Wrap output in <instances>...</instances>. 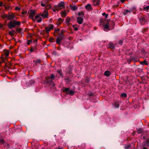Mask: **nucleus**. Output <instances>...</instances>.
<instances>
[{
    "instance_id": "obj_1",
    "label": "nucleus",
    "mask_w": 149,
    "mask_h": 149,
    "mask_svg": "<svg viewBox=\"0 0 149 149\" xmlns=\"http://www.w3.org/2000/svg\"><path fill=\"white\" fill-rule=\"evenodd\" d=\"M21 24V22L15 19L10 20L8 23L7 26L9 29H12L15 28L16 26L19 27Z\"/></svg>"
},
{
    "instance_id": "obj_2",
    "label": "nucleus",
    "mask_w": 149,
    "mask_h": 149,
    "mask_svg": "<svg viewBox=\"0 0 149 149\" xmlns=\"http://www.w3.org/2000/svg\"><path fill=\"white\" fill-rule=\"evenodd\" d=\"M100 22L103 25L104 30L105 31L107 32L110 30L109 22H107V21L105 22V20L104 19H100Z\"/></svg>"
},
{
    "instance_id": "obj_3",
    "label": "nucleus",
    "mask_w": 149,
    "mask_h": 149,
    "mask_svg": "<svg viewBox=\"0 0 149 149\" xmlns=\"http://www.w3.org/2000/svg\"><path fill=\"white\" fill-rule=\"evenodd\" d=\"M64 31L63 30H62L60 33H57V34H58L59 36L56 38V42L59 45H60L61 41L63 39L64 37Z\"/></svg>"
},
{
    "instance_id": "obj_4",
    "label": "nucleus",
    "mask_w": 149,
    "mask_h": 149,
    "mask_svg": "<svg viewBox=\"0 0 149 149\" xmlns=\"http://www.w3.org/2000/svg\"><path fill=\"white\" fill-rule=\"evenodd\" d=\"M139 22L141 25L145 24L148 22V20L146 19V17L144 16H142V14L139 15L138 17Z\"/></svg>"
},
{
    "instance_id": "obj_5",
    "label": "nucleus",
    "mask_w": 149,
    "mask_h": 149,
    "mask_svg": "<svg viewBox=\"0 0 149 149\" xmlns=\"http://www.w3.org/2000/svg\"><path fill=\"white\" fill-rule=\"evenodd\" d=\"M40 16L43 17V18H48V11L46 10H44L42 13H40Z\"/></svg>"
},
{
    "instance_id": "obj_6",
    "label": "nucleus",
    "mask_w": 149,
    "mask_h": 149,
    "mask_svg": "<svg viewBox=\"0 0 149 149\" xmlns=\"http://www.w3.org/2000/svg\"><path fill=\"white\" fill-rule=\"evenodd\" d=\"M46 80L44 81V83H46L47 84H51L53 83V82L52 80L49 77H47L45 78Z\"/></svg>"
},
{
    "instance_id": "obj_7",
    "label": "nucleus",
    "mask_w": 149,
    "mask_h": 149,
    "mask_svg": "<svg viewBox=\"0 0 149 149\" xmlns=\"http://www.w3.org/2000/svg\"><path fill=\"white\" fill-rule=\"evenodd\" d=\"M54 25L53 24H50L48 26L46 27L45 28V31H46L47 33H48L49 31H50L51 29H53Z\"/></svg>"
},
{
    "instance_id": "obj_8",
    "label": "nucleus",
    "mask_w": 149,
    "mask_h": 149,
    "mask_svg": "<svg viewBox=\"0 0 149 149\" xmlns=\"http://www.w3.org/2000/svg\"><path fill=\"white\" fill-rule=\"evenodd\" d=\"M64 6V3L63 2H61V3H58V6H55V8L56 10H59V8L63 7Z\"/></svg>"
},
{
    "instance_id": "obj_9",
    "label": "nucleus",
    "mask_w": 149,
    "mask_h": 149,
    "mask_svg": "<svg viewBox=\"0 0 149 149\" xmlns=\"http://www.w3.org/2000/svg\"><path fill=\"white\" fill-rule=\"evenodd\" d=\"M15 17V16L14 15V14L12 13L11 14H9L8 15V19L10 20H12Z\"/></svg>"
},
{
    "instance_id": "obj_10",
    "label": "nucleus",
    "mask_w": 149,
    "mask_h": 149,
    "mask_svg": "<svg viewBox=\"0 0 149 149\" xmlns=\"http://www.w3.org/2000/svg\"><path fill=\"white\" fill-rule=\"evenodd\" d=\"M35 14V11L33 10H31L30 11V16L31 17V18L32 20L35 21L34 19L33 18V17Z\"/></svg>"
},
{
    "instance_id": "obj_11",
    "label": "nucleus",
    "mask_w": 149,
    "mask_h": 149,
    "mask_svg": "<svg viewBox=\"0 0 149 149\" xmlns=\"http://www.w3.org/2000/svg\"><path fill=\"white\" fill-rule=\"evenodd\" d=\"M70 90V88H66L65 87H63L62 90L63 91V93H65L66 94H68V93L69 92V90Z\"/></svg>"
},
{
    "instance_id": "obj_12",
    "label": "nucleus",
    "mask_w": 149,
    "mask_h": 149,
    "mask_svg": "<svg viewBox=\"0 0 149 149\" xmlns=\"http://www.w3.org/2000/svg\"><path fill=\"white\" fill-rule=\"evenodd\" d=\"M85 8L88 11H90L92 10V8L91 5L90 4H88L85 6Z\"/></svg>"
},
{
    "instance_id": "obj_13",
    "label": "nucleus",
    "mask_w": 149,
    "mask_h": 149,
    "mask_svg": "<svg viewBox=\"0 0 149 149\" xmlns=\"http://www.w3.org/2000/svg\"><path fill=\"white\" fill-rule=\"evenodd\" d=\"M143 146L149 147V138L147 139L143 142Z\"/></svg>"
},
{
    "instance_id": "obj_14",
    "label": "nucleus",
    "mask_w": 149,
    "mask_h": 149,
    "mask_svg": "<svg viewBox=\"0 0 149 149\" xmlns=\"http://www.w3.org/2000/svg\"><path fill=\"white\" fill-rule=\"evenodd\" d=\"M83 19L81 17H78L77 18V22L79 24H81L82 23Z\"/></svg>"
},
{
    "instance_id": "obj_15",
    "label": "nucleus",
    "mask_w": 149,
    "mask_h": 149,
    "mask_svg": "<svg viewBox=\"0 0 149 149\" xmlns=\"http://www.w3.org/2000/svg\"><path fill=\"white\" fill-rule=\"evenodd\" d=\"M93 4L95 6H97L100 4V0H93Z\"/></svg>"
},
{
    "instance_id": "obj_16",
    "label": "nucleus",
    "mask_w": 149,
    "mask_h": 149,
    "mask_svg": "<svg viewBox=\"0 0 149 149\" xmlns=\"http://www.w3.org/2000/svg\"><path fill=\"white\" fill-rule=\"evenodd\" d=\"M9 34L11 36H13L15 33L17 34L15 31L13 29H12L11 31H10L8 32Z\"/></svg>"
},
{
    "instance_id": "obj_17",
    "label": "nucleus",
    "mask_w": 149,
    "mask_h": 149,
    "mask_svg": "<svg viewBox=\"0 0 149 149\" xmlns=\"http://www.w3.org/2000/svg\"><path fill=\"white\" fill-rule=\"evenodd\" d=\"M109 48H110L111 49H114L115 48V45L112 42H109V44L108 45Z\"/></svg>"
},
{
    "instance_id": "obj_18",
    "label": "nucleus",
    "mask_w": 149,
    "mask_h": 149,
    "mask_svg": "<svg viewBox=\"0 0 149 149\" xmlns=\"http://www.w3.org/2000/svg\"><path fill=\"white\" fill-rule=\"evenodd\" d=\"M75 91L72 89L69 90V92L68 93V94L69 95H74Z\"/></svg>"
},
{
    "instance_id": "obj_19",
    "label": "nucleus",
    "mask_w": 149,
    "mask_h": 149,
    "mask_svg": "<svg viewBox=\"0 0 149 149\" xmlns=\"http://www.w3.org/2000/svg\"><path fill=\"white\" fill-rule=\"evenodd\" d=\"M111 74V73L110 71L108 70H106L105 71L104 73V74L106 76L108 77Z\"/></svg>"
},
{
    "instance_id": "obj_20",
    "label": "nucleus",
    "mask_w": 149,
    "mask_h": 149,
    "mask_svg": "<svg viewBox=\"0 0 149 149\" xmlns=\"http://www.w3.org/2000/svg\"><path fill=\"white\" fill-rule=\"evenodd\" d=\"M3 7L5 8V9L7 10H8L9 8L10 7V6L9 4H8L7 5L6 3H4L3 5Z\"/></svg>"
},
{
    "instance_id": "obj_21",
    "label": "nucleus",
    "mask_w": 149,
    "mask_h": 149,
    "mask_svg": "<svg viewBox=\"0 0 149 149\" xmlns=\"http://www.w3.org/2000/svg\"><path fill=\"white\" fill-rule=\"evenodd\" d=\"M109 25H110V26H111L113 27L112 29H113L114 28V27L115 25V23L113 21H110V23H109Z\"/></svg>"
},
{
    "instance_id": "obj_22",
    "label": "nucleus",
    "mask_w": 149,
    "mask_h": 149,
    "mask_svg": "<svg viewBox=\"0 0 149 149\" xmlns=\"http://www.w3.org/2000/svg\"><path fill=\"white\" fill-rule=\"evenodd\" d=\"M70 7L71 9L74 11L77 10L78 8L76 6L74 5H70Z\"/></svg>"
},
{
    "instance_id": "obj_23",
    "label": "nucleus",
    "mask_w": 149,
    "mask_h": 149,
    "mask_svg": "<svg viewBox=\"0 0 149 149\" xmlns=\"http://www.w3.org/2000/svg\"><path fill=\"white\" fill-rule=\"evenodd\" d=\"M113 105L115 108L117 109L119 108V105L116 102H114L112 104Z\"/></svg>"
},
{
    "instance_id": "obj_24",
    "label": "nucleus",
    "mask_w": 149,
    "mask_h": 149,
    "mask_svg": "<svg viewBox=\"0 0 149 149\" xmlns=\"http://www.w3.org/2000/svg\"><path fill=\"white\" fill-rule=\"evenodd\" d=\"M143 131V129L141 128H139L137 129V133L139 134L142 133Z\"/></svg>"
},
{
    "instance_id": "obj_25",
    "label": "nucleus",
    "mask_w": 149,
    "mask_h": 149,
    "mask_svg": "<svg viewBox=\"0 0 149 149\" xmlns=\"http://www.w3.org/2000/svg\"><path fill=\"white\" fill-rule=\"evenodd\" d=\"M124 11L123 12V14L125 15H127L128 13H130L131 12V10H130V9L129 10H124Z\"/></svg>"
},
{
    "instance_id": "obj_26",
    "label": "nucleus",
    "mask_w": 149,
    "mask_h": 149,
    "mask_svg": "<svg viewBox=\"0 0 149 149\" xmlns=\"http://www.w3.org/2000/svg\"><path fill=\"white\" fill-rule=\"evenodd\" d=\"M78 14L79 16H81V17H83L84 16V13L83 11L79 12L78 13Z\"/></svg>"
},
{
    "instance_id": "obj_27",
    "label": "nucleus",
    "mask_w": 149,
    "mask_h": 149,
    "mask_svg": "<svg viewBox=\"0 0 149 149\" xmlns=\"http://www.w3.org/2000/svg\"><path fill=\"white\" fill-rule=\"evenodd\" d=\"M140 64L141 65H148V64L146 60H144L143 61H140Z\"/></svg>"
},
{
    "instance_id": "obj_28",
    "label": "nucleus",
    "mask_w": 149,
    "mask_h": 149,
    "mask_svg": "<svg viewBox=\"0 0 149 149\" xmlns=\"http://www.w3.org/2000/svg\"><path fill=\"white\" fill-rule=\"evenodd\" d=\"M70 18L68 17H67L65 19L66 22V24H68L70 22Z\"/></svg>"
},
{
    "instance_id": "obj_29",
    "label": "nucleus",
    "mask_w": 149,
    "mask_h": 149,
    "mask_svg": "<svg viewBox=\"0 0 149 149\" xmlns=\"http://www.w3.org/2000/svg\"><path fill=\"white\" fill-rule=\"evenodd\" d=\"M61 15L62 17L64 18L66 16V12L65 11H63L61 13Z\"/></svg>"
},
{
    "instance_id": "obj_30",
    "label": "nucleus",
    "mask_w": 149,
    "mask_h": 149,
    "mask_svg": "<svg viewBox=\"0 0 149 149\" xmlns=\"http://www.w3.org/2000/svg\"><path fill=\"white\" fill-rule=\"evenodd\" d=\"M67 70H68L67 72V74H70L72 73V69L71 68H68Z\"/></svg>"
},
{
    "instance_id": "obj_31",
    "label": "nucleus",
    "mask_w": 149,
    "mask_h": 149,
    "mask_svg": "<svg viewBox=\"0 0 149 149\" xmlns=\"http://www.w3.org/2000/svg\"><path fill=\"white\" fill-rule=\"evenodd\" d=\"M65 80L66 83L67 84H69L70 82L71 81V80L69 78H65Z\"/></svg>"
},
{
    "instance_id": "obj_32",
    "label": "nucleus",
    "mask_w": 149,
    "mask_h": 149,
    "mask_svg": "<svg viewBox=\"0 0 149 149\" xmlns=\"http://www.w3.org/2000/svg\"><path fill=\"white\" fill-rule=\"evenodd\" d=\"M61 70H57V72L59 74L60 77H63V74L61 72Z\"/></svg>"
},
{
    "instance_id": "obj_33",
    "label": "nucleus",
    "mask_w": 149,
    "mask_h": 149,
    "mask_svg": "<svg viewBox=\"0 0 149 149\" xmlns=\"http://www.w3.org/2000/svg\"><path fill=\"white\" fill-rule=\"evenodd\" d=\"M33 62H35V64L36 65H37V63H40V62H41V61L40 59H37L35 61H33Z\"/></svg>"
},
{
    "instance_id": "obj_34",
    "label": "nucleus",
    "mask_w": 149,
    "mask_h": 149,
    "mask_svg": "<svg viewBox=\"0 0 149 149\" xmlns=\"http://www.w3.org/2000/svg\"><path fill=\"white\" fill-rule=\"evenodd\" d=\"M120 97H127V95L126 93H123L120 95Z\"/></svg>"
},
{
    "instance_id": "obj_35",
    "label": "nucleus",
    "mask_w": 149,
    "mask_h": 149,
    "mask_svg": "<svg viewBox=\"0 0 149 149\" xmlns=\"http://www.w3.org/2000/svg\"><path fill=\"white\" fill-rule=\"evenodd\" d=\"M148 30V29L147 28H143L141 30V31L143 33H145Z\"/></svg>"
},
{
    "instance_id": "obj_36",
    "label": "nucleus",
    "mask_w": 149,
    "mask_h": 149,
    "mask_svg": "<svg viewBox=\"0 0 149 149\" xmlns=\"http://www.w3.org/2000/svg\"><path fill=\"white\" fill-rule=\"evenodd\" d=\"M45 8L47 9H49L51 8V7L49 4H47L46 5Z\"/></svg>"
},
{
    "instance_id": "obj_37",
    "label": "nucleus",
    "mask_w": 149,
    "mask_h": 149,
    "mask_svg": "<svg viewBox=\"0 0 149 149\" xmlns=\"http://www.w3.org/2000/svg\"><path fill=\"white\" fill-rule=\"evenodd\" d=\"M35 83V81L33 80H31L29 81V84L32 85L34 84Z\"/></svg>"
},
{
    "instance_id": "obj_38",
    "label": "nucleus",
    "mask_w": 149,
    "mask_h": 149,
    "mask_svg": "<svg viewBox=\"0 0 149 149\" xmlns=\"http://www.w3.org/2000/svg\"><path fill=\"white\" fill-rule=\"evenodd\" d=\"M4 54L6 56V57L8 56L9 54V52L8 51H6L4 52Z\"/></svg>"
},
{
    "instance_id": "obj_39",
    "label": "nucleus",
    "mask_w": 149,
    "mask_h": 149,
    "mask_svg": "<svg viewBox=\"0 0 149 149\" xmlns=\"http://www.w3.org/2000/svg\"><path fill=\"white\" fill-rule=\"evenodd\" d=\"M16 31L18 33H21V28H17L16 29Z\"/></svg>"
},
{
    "instance_id": "obj_40",
    "label": "nucleus",
    "mask_w": 149,
    "mask_h": 149,
    "mask_svg": "<svg viewBox=\"0 0 149 149\" xmlns=\"http://www.w3.org/2000/svg\"><path fill=\"white\" fill-rule=\"evenodd\" d=\"M131 146V145L130 144H129L125 146L124 148L125 149H128Z\"/></svg>"
},
{
    "instance_id": "obj_41",
    "label": "nucleus",
    "mask_w": 149,
    "mask_h": 149,
    "mask_svg": "<svg viewBox=\"0 0 149 149\" xmlns=\"http://www.w3.org/2000/svg\"><path fill=\"white\" fill-rule=\"evenodd\" d=\"M5 143V141L3 139H0V143L3 144Z\"/></svg>"
},
{
    "instance_id": "obj_42",
    "label": "nucleus",
    "mask_w": 149,
    "mask_h": 149,
    "mask_svg": "<svg viewBox=\"0 0 149 149\" xmlns=\"http://www.w3.org/2000/svg\"><path fill=\"white\" fill-rule=\"evenodd\" d=\"M102 15L103 16H105V18L107 19L108 17V14H106L105 13H104L102 14Z\"/></svg>"
},
{
    "instance_id": "obj_43",
    "label": "nucleus",
    "mask_w": 149,
    "mask_h": 149,
    "mask_svg": "<svg viewBox=\"0 0 149 149\" xmlns=\"http://www.w3.org/2000/svg\"><path fill=\"white\" fill-rule=\"evenodd\" d=\"M55 76L53 74H52L51 76L49 77V78L52 80V79H54Z\"/></svg>"
},
{
    "instance_id": "obj_44",
    "label": "nucleus",
    "mask_w": 149,
    "mask_h": 149,
    "mask_svg": "<svg viewBox=\"0 0 149 149\" xmlns=\"http://www.w3.org/2000/svg\"><path fill=\"white\" fill-rule=\"evenodd\" d=\"M131 59L132 61H134L135 62H136L137 61H135L136 59V57H135L132 56V57H131Z\"/></svg>"
},
{
    "instance_id": "obj_45",
    "label": "nucleus",
    "mask_w": 149,
    "mask_h": 149,
    "mask_svg": "<svg viewBox=\"0 0 149 149\" xmlns=\"http://www.w3.org/2000/svg\"><path fill=\"white\" fill-rule=\"evenodd\" d=\"M64 20V19H62L61 18H59L58 19V22H62Z\"/></svg>"
},
{
    "instance_id": "obj_46",
    "label": "nucleus",
    "mask_w": 149,
    "mask_h": 149,
    "mask_svg": "<svg viewBox=\"0 0 149 149\" xmlns=\"http://www.w3.org/2000/svg\"><path fill=\"white\" fill-rule=\"evenodd\" d=\"M118 44L120 45H123V41L122 40H119L118 42Z\"/></svg>"
},
{
    "instance_id": "obj_47",
    "label": "nucleus",
    "mask_w": 149,
    "mask_h": 149,
    "mask_svg": "<svg viewBox=\"0 0 149 149\" xmlns=\"http://www.w3.org/2000/svg\"><path fill=\"white\" fill-rule=\"evenodd\" d=\"M3 18H8V15L6 14L3 15Z\"/></svg>"
},
{
    "instance_id": "obj_48",
    "label": "nucleus",
    "mask_w": 149,
    "mask_h": 149,
    "mask_svg": "<svg viewBox=\"0 0 149 149\" xmlns=\"http://www.w3.org/2000/svg\"><path fill=\"white\" fill-rule=\"evenodd\" d=\"M40 14V13H39L38 15L35 16V19H36L40 17V16H41Z\"/></svg>"
},
{
    "instance_id": "obj_49",
    "label": "nucleus",
    "mask_w": 149,
    "mask_h": 149,
    "mask_svg": "<svg viewBox=\"0 0 149 149\" xmlns=\"http://www.w3.org/2000/svg\"><path fill=\"white\" fill-rule=\"evenodd\" d=\"M131 11H133V13H134V11L136 10V8L134 7L132 8V9H130Z\"/></svg>"
},
{
    "instance_id": "obj_50",
    "label": "nucleus",
    "mask_w": 149,
    "mask_h": 149,
    "mask_svg": "<svg viewBox=\"0 0 149 149\" xmlns=\"http://www.w3.org/2000/svg\"><path fill=\"white\" fill-rule=\"evenodd\" d=\"M94 95V94L92 93H90L88 94L89 97H90V98H91V97L93 96Z\"/></svg>"
},
{
    "instance_id": "obj_51",
    "label": "nucleus",
    "mask_w": 149,
    "mask_h": 149,
    "mask_svg": "<svg viewBox=\"0 0 149 149\" xmlns=\"http://www.w3.org/2000/svg\"><path fill=\"white\" fill-rule=\"evenodd\" d=\"M42 21V18L40 17L39 19L37 20V22H40Z\"/></svg>"
},
{
    "instance_id": "obj_52",
    "label": "nucleus",
    "mask_w": 149,
    "mask_h": 149,
    "mask_svg": "<svg viewBox=\"0 0 149 149\" xmlns=\"http://www.w3.org/2000/svg\"><path fill=\"white\" fill-rule=\"evenodd\" d=\"M53 54L55 56H56L57 55V52L55 51H54L52 52Z\"/></svg>"
},
{
    "instance_id": "obj_53",
    "label": "nucleus",
    "mask_w": 149,
    "mask_h": 149,
    "mask_svg": "<svg viewBox=\"0 0 149 149\" xmlns=\"http://www.w3.org/2000/svg\"><path fill=\"white\" fill-rule=\"evenodd\" d=\"M60 30V29H55V33H58V32Z\"/></svg>"
},
{
    "instance_id": "obj_54",
    "label": "nucleus",
    "mask_w": 149,
    "mask_h": 149,
    "mask_svg": "<svg viewBox=\"0 0 149 149\" xmlns=\"http://www.w3.org/2000/svg\"><path fill=\"white\" fill-rule=\"evenodd\" d=\"M53 40L54 39L53 38H50L49 39V41L50 42H53Z\"/></svg>"
},
{
    "instance_id": "obj_55",
    "label": "nucleus",
    "mask_w": 149,
    "mask_h": 149,
    "mask_svg": "<svg viewBox=\"0 0 149 149\" xmlns=\"http://www.w3.org/2000/svg\"><path fill=\"white\" fill-rule=\"evenodd\" d=\"M32 42V41H31V40H27V45H29L30 44V42Z\"/></svg>"
},
{
    "instance_id": "obj_56",
    "label": "nucleus",
    "mask_w": 149,
    "mask_h": 149,
    "mask_svg": "<svg viewBox=\"0 0 149 149\" xmlns=\"http://www.w3.org/2000/svg\"><path fill=\"white\" fill-rule=\"evenodd\" d=\"M1 59L2 61V62H3V63H5V62L4 61V58L3 57H1Z\"/></svg>"
},
{
    "instance_id": "obj_57",
    "label": "nucleus",
    "mask_w": 149,
    "mask_h": 149,
    "mask_svg": "<svg viewBox=\"0 0 149 149\" xmlns=\"http://www.w3.org/2000/svg\"><path fill=\"white\" fill-rule=\"evenodd\" d=\"M15 9L16 10H19L20 9V8L19 7L17 6L15 7Z\"/></svg>"
},
{
    "instance_id": "obj_58",
    "label": "nucleus",
    "mask_w": 149,
    "mask_h": 149,
    "mask_svg": "<svg viewBox=\"0 0 149 149\" xmlns=\"http://www.w3.org/2000/svg\"><path fill=\"white\" fill-rule=\"evenodd\" d=\"M41 6H45V7L46 6L45 4H44V3H42V2H41Z\"/></svg>"
},
{
    "instance_id": "obj_59",
    "label": "nucleus",
    "mask_w": 149,
    "mask_h": 149,
    "mask_svg": "<svg viewBox=\"0 0 149 149\" xmlns=\"http://www.w3.org/2000/svg\"><path fill=\"white\" fill-rule=\"evenodd\" d=\"M31 52H32L34 51V49L33 48H31L29 50Z\"/></svg>"
},
{
    "instance_id": "obj_60",
    "label": "nucleus",
    "mask_w": 149,
    "mask_h": 149,
    "mask_svg": "<svg viewBox=\"0 0 149 149\" xmlns=\"http://www.w3.org/2000/svg\"><path fill=\"white\" fill-rule=\"evenodd\" d=\"M3 3L2 2L0 1V7L3 6Z\"/></svg>"
},
{
    "instance_id": "obj_61",
    "label": "nucleus",
    "mask_w": 149,
    "mask_h": 149,
    "mask_svg": "<svg viewBox=\"0 0 149 149\" xmlns=\"http://www.w3.org/2000/svg\"><path fill=\"white\" fill-rule=\"evenodd\" d=\"M56 10L55 8V6H54V9H53V10L54 12H55L56 11V10Z\"/></svg>"
},
{
    "instance_id": "obj_62",
    "label": "nucleus",
    "mask_w": 149,
    "mask_h": 149,
    "mask_svg": "<svg viewBox=\"0 0 149 149\" xmlns=\"http://www.w3.org/2000/svg\"><path fill=\"white\" fill-rule=\"evenodd\" d=\"M33 48L34 49V50H36L37 49V47H35Z\"/></svg>"
},
{
    "instance_id": "obj_63",
    "label": "nucleus",
    "mask_w": 149,
    "mask_h": 149,
    "mask_svg": "<svg viewBox=\"0 0 149 149\" xmlns=\"http://www.w3.org/2000/svg\"><path fill=\"white\" fill-rule=\"evenodd\" d=\"M145 8L147 10H148L149 9V6H146V8Z\"/></svg>"
},
{
    "instance_id": "obj_64",
    "label": "nucleus",
    "mask_w": 149,
    "mask_h": 149,
    "mask_svg": "<svg viewBox=\"0 0 149 149\" xmlns=\"http://www.w3.org/2000/svg\"><path fill=\"white\" fill-rule=\"evenodd\" d=\"M58 49L59 50H61V47H60V46H58Z\"/></svg>"
}]
</instances>
